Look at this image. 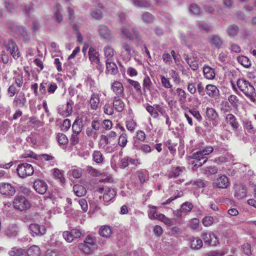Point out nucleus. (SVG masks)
Segmentation results:
<instances>
[{"label": "nucleus", "mask_w": 256, "mask_h": 256, "mask_svg": "<svg viewBox=\"0 0 256 256\" xmlns=\"http://www.w3.org/2000/svg\"><path fill=\"white\" fill-rule=\"evenodd\" d=\"M238 88L252 101L254 102L256 96L255 88L252 84L244 79H238L236 82Z\"/></svg>", "instance_id": "1"}, {"label": "nucleus", "mask_w": 256, "mask_h": 256, "mask_svg": "<svg viewBox=\"0 0 256 256\" xmlns=\"http://www.w3.org/2000/svg\"><path fill=\"white\" fill-rule=\"evenodd\" d=\"M214 151L216 152L218 151V150L217 148L214 149L212 146H206L194 153L191 156V158L198 160L197 162L198 164H196L195 166L198 165V166H200L204 164L208 160V158L206 156L208 155Z\"/></svg>", "instance_id": "2"}, {"label": "nucleus", "mask_w": 256, "mask_h": 256, "mask_svg": "<svg viewBox=\"0 0 256 256\" xmlns=\"http://www.w3.org/2000/svg\"><path fill=\"white\" fill-rule=\"evenodd\" d=\"M96 238L92 235L87 236L83 243L79 244L78 249L85 254H90L92 253L96 246Z\"/></svg>", "instance_id": "3"}, {"label": "nucleus", "mask_w": 256, "mask_h": 256, "mask_svg": "<svg viewBox=\"0 0 256 256\" xmlns=\"http://www.w3.org/2000/svg\"><path fill=\"white\" fill-rule=\"evenodd\" d=\"M121 34L132 40L140 42L142 40V36L139 31L134 27L130 26H124L120 29Z\"/></svg>", "instance_id": "4"}, {"label": "nucleus", "mask_w": 256, "mask_h": 256, "mask_svg": "<svg viewBox=\"0 0 256 256\" xmlns=\"http://www.w3.org/2000/svg\"><path fill=\"white\" fill-rule=\"evenodd\" d=\"M121 54L126 60H130L132 58H136L138 55L133 46L128 42H124L121 44Z\"/></svg>", "instance_id": "5"}, {"label": "nucleus", "mask_w": 256, "mask_h": 256, "mask_svg": "<svg viewBox=\"0 0 256 256\" xmlns=\"http://www.w3.org/2000/svg\"><path fill=\"white\" fill-rule=\"evenodd\" d=\"M16 171L20 177L24 178L32 175L34 170L31 164L27 163H22L18 164Z\"/></svg>", "instance_id": "6"}, {"label": "nucleus", "mask_w": 256, "mask_h": 256, "mask_svg": "<svg viewBox=\"0 0 256 256\" xmlns=\"http://www.w3.org/2000/svg\"><path fill=\"white\" fill-rule=\"evenodd\" d=\"M96 191L100 194L104 192L103 200L106 202L112 200L116 194V190L110 188H97Z\"/></svg>", "instance_id": "7"}, {"label": "nucleus", "mask_w": 256, "mask_h": 256, "mask_svg": "<svg viewBox=\"0 0 256 256\" xmlns=\"http://www.w3.org/2000/svg\"><path fill=\"white\" fill-rule=\"evenodd\" d=\"M13 204L14 208L20 211L26 210L30 206L28 201L24 196H16L14 200Z\"/></svg>", "instance_id": "8"}, {"label": "nucleus", "mask_w": 256, "mask_h": 256, "mask_svg": "<svg viewBox=\"0 0 256 256\" xmlns=\"http://www.w3.org/2000/svg\"><path fill=\"white\" fill-rule=\"evenodd\" d=\"M62 8L60 4H56L53 10L52 19L54 24L58 26L63 21V16L62 14Z\"/></svg>", "instance_id": "9"}, {"label": "nucleus", "mask_w": 256, "mask_h": 256, "mask_svg": "<svg viewBox=\"0 0 256 256\" xmlns=\"http://www.w3.org/2000/svg\"><path fill=\"white\" fill-rule=\"evenodd\" d=\"M234 196L238 200H242L246 196V187L240 184H234Z\"/></svg>", "instance_id": "10"}, {"label": "nucleus", "mask_w": 256, "mask_h": 256, "mask_svg": "<svg viewBox=\"0 0 256 256\" xmlns=\"http://www.w3.org/2000/svg\"><path fill=\"white\" fill-rule=\"evenodd\" d=\"M16 192V188L9 183L0 184V193L6 196H13Z\"/></svg>", "instance_id": "11"}, {"label": "nucleus", "mask_w": 256, "mask_h": 256, "mask_svg": "<svg viewBox=\"0 0 256 256\" xmlns=\"http://www.w3.org/2000/svg\"><path fill=\"white\" fill-rule=\"evenodd\" d=\"M33 187L38 193L41 194H44L48 189L46 183L41 180H36L34 182Z\"/></svg>", "instance_id": "12"}, {"label": "nucleus", "mask_w": 256, "mask_h": 256, "mask_svg": "<svg viewBox=\"0 0 256 256\" xmlns=\"http://www.w3.org/2000/svg\"><path fill=\"white\" fill-rule=\"evenodd\" d=\"M6 48L14 59H17L20 57L18 48L14 40H10L8 44L6 46Z\"/></svg>", "instance_id": "13"}, {"label": "nucleus", "mask_w": 256, "mask_h": 256, "mask_svg": "<svg viewBox=\"0 0 256 256\" xmlns=\"http://www.w3.org/2000/svg\"><path fill=\"white\" fill-rule=\"evenodd\" d=\"M214 186L220 188H227L230 185L228 178L225 175H222L218 178L213 183Z\"/></svg>", "instance_id": "14"}, {"label": "nucleus", "mask_w": 256, "mask_h": 256, "mask_svg": "<svg viewBox=\"0 0 256 256\" xmlns=\"http://www.w3.org/2000/svg\"><path fill=\"white\" fill-rule=\"evenodd\" d=\"M208 42L211 46L219 49L222 45L224 40L218 35L212 34L208 36Z\"/></svg>", "instance_id": "15"}, {"label": "nucleus", "mask_w": 256, "mask_h": 256, "mask_svg": "<svg viewBox=\"0 0 256 256\" xmlns=\"http://www.w3.org/2000/svg\"><path fill=\"white\" fill-rule=\"evenodd\" d=\"M26 103V99L25 94L23 92H20L17 94L13 100V106L14 108L24 107Z\"/></svg>", "instance_id": "16"}, {"label": "nucleus", "mask_w": 256, "mask_h": 256, "mask_svg": "<svg viewBox=\"0 0 256 256\" xmlns=\"http://www.w3.org/2000/svg\"><path fill=\"white\" fill-rule=\"evenodd\" d=\"M112 90L113 92L118 97L124 96V88L122 83L119 82L115 81L111 86Z\"/></svg>", "instance_id": "17"}, {"label": "nucleus", "mask_w": 256, "mask_h": 256, "mask_svg": "<svg viewBox=\"0 0 256 256\" xmlns=\"http://www.w3.org/2000/svg\"><path fill=\"white\" fill-rule=\"evenodd\" d=\"M201 236L206 244L211 246L216 244L217 238L214 234L204 232L202 234Z\"/></svg>", "instance_id": "18"}, {"label": "nucleus", "mask_w": 256, "mask_h": 256, "mask_svg": "<svg viewBox=\"0 0 256 256\" xmlns=\"http://www.w3.org/2000/svg\"><path fill=\"white\" fill-rule=\"evenodd\" d=\"M30 230L36 235L42 236L46 232V228L44 226H40L37 224H32L29 226Z\"/></svg>", "instance_id": "19"}, {"label": "nucleus", "mask_w": 256, "mask_h": 256, "mask_svg": "<svg viewBox=\"0 0 256 256\" xmlns=\"http://www.w3.org/2000/svg\"><path fill=\"white\" fill-rule=\"evenodd\" d=\"M99 57V52L95 48L90 47L88 50V58L90 60L93 64L100 65V62Z\"/></svg>", "instance_id": "20"}, {"label": "nucleus", "mask_w": 256, "mask_h": 256, "mask_svg": "<svg viewBox=\"0 0 256 256\" xmlns=\"http://www.w3.org/2000/svg\"><path fill=\"white\" fill-rule=\"evenodd\" d=\"M206 114L208 118L212 122V124L214 126L218 124V115L214 108H207Z\"/></svg>", "instance_id": "21"}, {"label": "nucleus", "mask_w": 256, "mask_h": 256, "mask_svg": "<svg viewBox=\"0 0 256 256\" xmlns=\"http://www.w3.org/2000/svg\"><path fill=\"white\" fill-rule=\"evenodd\" d=\"M98 33L100 36L104 39L110 40L112 38L110 30L104 25H100L99 26Z\"/></svg>", "instance_id": "22"}, {"label": "nucleus", "mask_w": 256, "mask_h": 256, "mask_svg": "<svg viewBox=\"0 0 256 256\" xmlns=\"http://www.w3.org/2000/svg\"><path fill=\"white\" fill-rule=\"evenodd\" d=\"M113 106L114 109L118 112H122L124 108V103L118 96H114L113 98Z\"/></svg>", "instance_id": "23"}, {"label": "nucleus", "mask_w": 256, "mask_h": 256, "mask_svg": "<svg viewBox=\"0 0 256 256\" xmlns=\"http://www.w3.org/2000/svg\"><path fill=\"white\" fill-rule=\"evenodd\" d=\"M185 170L184 167H173L170 172L168 177L170 178H176L180 176Z\"/></svg>", "instance_id": "24"}, {"label": "nucleus", "mask_w": 256, "mask_h": 256, "mask_svg": "<svg viewBox=\"0 0 256 256\" xmlns=\"http://www.w3.org/2000/svg\"><path fill=\"white\" fill-rule=\"evenodd\" d=\"M98 233L101 236L108 238L110 236L112 232V228L107 225L102 226L100 228Z\"/></svg>", "instance_id": "25"}, {"label": "nucleus", "mask_w": 256, "mask_h": 256, "mask_svg": "<svg viewBox=\"0 0 256 256\" xmlns=\"http://www.w3.org/2000/svg\"><path fill=\"white\" fill-rule=\"evenodd\" d=\"M226 121L227 124H230L234 129H237L239 124L236 120V118L232 114H229L226 115Z\"/></svg>", "instance_id": "26"}, {"label": "nucleus", "mask_w": 256, "mask_h": 256, "mask_svg": "<svg viewBox=\"0 0 256 256\" xmlns=\"http://www.w3.org/2000/svg\"><path fill=\"white\" fill-rule=\"evenodd\" d=\"M190 248L194 250H198L203 245L202 240L199 238L192 237L190 238Z\"/></svg>", "instance_id": "27"}, {"label": "nucleus", "mask_w": 256, "mask_h": 256, "mask_svg": "<svg viewBox=\"0 0 256 256\" xmlns=\"http://www.w3.org/2000/svg\"><path fill=\"white\" fill-rule=\"evenodd\" d=\"M203 72L205 78L208 80L214 79L216 76L214 70L208 66H204Z\"/></svg>", "instance_id": "28"}, {"label": "nucleus", "mask_w": 256, "mask_h": 256, "mask_svg": "<svg viewBox=\"0 0 256 256\" xmlns=\"http://www.w3.org/2000/svg\"><path fill=\"white\" fill-rule=\"evenodd\" d=\"M233 156L230 154H226L225 156H221L218 157L216 158L213 162L218 164H222L228 162L232 159Z\"/></svg>", "instance_id": "29"}, {"label": "nucleus", "mask_w": 256, "mask_h": 256, "mask_svg": "<svg viewBox=\"0 0 256 256\" xmlns=\"http://www.w3.org/2000/svg\"><path fill=\"white\" fill-rule=\"evenodd\" d=\"M106 62L107 71L112 74H116L118 69L116 64L111 60H106Z\"/></svg>", "instance_id": "30"}, {"label": "nucleus", "mask_w": 256, "mask_h": 256, "mask_svg": "<svg viewBox=\"0 0 256 256\" xmlns=\"http://www.w3.org/2000/svg\"><path fill=\"white\" fill-rule=\"evenodd\" d=\"M104 52L106 60H112L114 54V51L113 48L111 46L107 45L104 46Z\"/></svg>", "instance_id": "31"}, {"label": "nucleus", "mask_w": 256, "mask_h": 256, "mask_svg": "<svg viewBox=\"0 0 256 256\" xmlns=\"http://www.w3.org/2000/svg\"><path fill=\"white\" fill-rule=\"evenodd\" d=\"M100 98L98 94H94L92 95L90 100V108L94 110H96L100 104Z\"/></svg>", "instance_id": "32"}, {"label": "nucleus", "mask_w": 256, "mask_h": 256, "mask_svg": "<svg viewBox=\"0 0 256 256\" xmlns=\"http://www.w3.org/2000/svg\"><path fill=\"white\" fill-rule=\"evenodd\" d=\"M184 58L193 70H197L198 63L194 58H190L187 54H184Z\"/></svg>", "instance_id": "33"}, {"label": "nucleus", "mask_w": 256, "mask_h": 256, "mask_svg": "<svg viewBox=\"0 0 256 256\" xmlns=\"http://www.w3.org/2000/svg\"><path fill=\"white\" fill-rule=\"evenodd\" d=\"M226 31L230 37L233 38L238 35L239 28L236 24H232L228 26Z\"/></svg>", "instance_id": "34"}, {"label": "nucleus", "mask_w": 256, "mask_h": 256, "mask_svg": "<svg viewBox=\"0 0 256 256\" xmlns=\"http://www.w3.org/2000/svg\"><path fill=\"white\" fill-rule=\"evenodd\" d=\"M206 90L208 95L210 97H214L218 96V90L214 85L208 84L206 86Z\"/></svg>", "instance_id": "35"}, {"label": "nucleus", "mask_w": 256, "mask_h": 256, "mask_svg": "<svg viewBox=\"0 0 256 256\" xmlns=\"http://www.w3.org/2000/svg\"><path fill=\"white\" fill-rule=\"evenodd\" d=\"M73 190L78 196H82L86 195V190L85 188L81 185L76 184L73 187Z\"/></svg>", "instance_id": "36"}, {"label": "nucleus", "mask_w": 256, "mask_h": 256, "mask_svg": "<svg viewBox=\"0 0 256 256\" xmlns=\"http://www.w3.org/2000/svg\"><path fill=\"white\" fill-rule=\"evenodd\" d=\"M5 234L8 237H13L18 234V227L16 225L8 226L5 230Z\"/></svg>", "instance_id": "37"}, {"label": "nucleus", "mask_w": 256, "mask_h": 256, "mask_svg": "<svg viewBox=\"0 0 256 256\" xmlns=\"http://www.w3.org/2000/svg\"><path fill=\"white\" fill-rule=\"evenodd\" d=\"M239 64L244 66V68H249L252 66V63L250 59L244 56H239L237 58Z\"/></svg>", "instance_id": "38"}, {"label": "nucleus", "mask_w": 256, "mask_h": 256, "mask_svg": "<svg viewBox=\"0 0 256 256\" xmlns=\"http://www.w3.org/2000/svg\"><path fill=\"white\" fill-rule=\"evenodd\" d=\"M82 129V123L80 120L76 119L72 126V132L80 134Z\"/></svg>", "instance_id": "39"}, {"label": "nucleus", "mask_w": 256, "mask_h": 256, "mask_svg": "<svg viewBox=\"0 0 256 256\" xmlns=\"http://www.w3.org/2000/svg\"><path fill=\"white\" fill-rule=\"evenodd\" d=\"M176 93L178 96V100L180 104H184L186 102V93L181 88H177Z\"/></svg>", "instance_id": "40"}, {"label": "nucleus", "mask_w": 256, "mask_h": 256, "mask_svg": "<svg viewBox=\"0 0 256 256\" xmlns=\"http://www.w3.org/2000/svg\"><path fill=\"white\" fill-rule=\"evenodd\" d=\"M152 85V84L151 82V80L148 76H146L143 80V90L144 93H146V90L148 91L151 90V88Z\"/></svg>", "instance_id": "41"}, {"label": "nucleus", "mask_w": 256, "mask_h": 256, "mask_svg": "<svg viewBox=\"0 0 256 256\" xmlns=\"http://www.w3.org/2000/svg\"><path fill=\"white\" fill-rule=\"evenodd\" d=\"M132 4L136 8H145L150 5L148 0H132Z\"/></svg>", "instance_id": "42"}, {"label": "nucleus", "mask_w": 256, "mask_h": 256, "mask_svg": "<svg viewBox=\"0 0 256 256\" xmlns=\"http://www.w3.org/2000/svg\"><path fill=\"white\" fill-rule=\"evenodd\" d=\"M40 249L36 246H32L30 248L28 251V256H40Z\"/></svg>", "instance_id": "43"}, {"label": "nucleus", "mask_w": 256, "mask_h": 256, "mask_svg": "<svg viewBox=\"0 0 256 256\" xmlns=\"http://www.w3.org/2000/svg\"><path fill=\"white\" fill-rule=\"evenodd\" d=\"M142 21L146 24H151L154 22V18L152 14L145 12L142 16Z\"/></svg>", "instance_id": "44"}, {"label": "nucleus", "mask_w": 256, "mask_h": 256, "mask_svg": "<svg viewBox=\"0 0 256 256\" xmlns=\"http://www.w3.org/2000/svg\"><path fill=\"white\" fill-rule=\"evenodd\" d=\"M128 142V136L125 133L122 134L119 136L118 144V145L124 148L126 146Z\"/></svg>", "instance_id": "45"}, {"label": "nucleus", "mask_w": 256, "mask_h": 256, "mask_svg": "<svg viewBox=\"0 0 256 256\" xmlns=\"http://www.w3.org/2000/svg\"><path fill=\"white\" fill-rule=\"evenodd\" d=\"M57 140L60 144L65 145L66 144L68 140L66 134L62 133H58L57 135Z\"/></svg>", "instance_id": "46"}, {"label": "nucleus", "mask_w": 256, "mask_h": 256, "mask_svg": "<svg viewBox=\"0 0 256 256\" xmlns=\"http://www.w3.org/2000/svg\"><path fill=\"white\" fill-rule=\"evenodd\" d=\"M92 156L94 160L97 164H100L103 161L102 154L100 151H94Z\"/></svg>", "instance_id": "47"}, {"label": "nucleus", "mask_w": 256, "mask_h": 256, "mask_svg": "<svg viewBox=\"0 0 256 256\" xmlns=\"http://www.w3.org/2000/svg\"><path fill=\"white\" fill-rule=\"evenodd\" d=\"M198 27L200 31L202 32H208L210 29V27L208 24L204 21L198 22Z\"/></svg>", "instance_id": "48"}, {"label": "nucleus", "mask_w": 256, "mask_h": 256, "mask_svg": "<svg viewBox=\"0 0 256 256\" xmlns=\"http://www.w3.org/2000/svg\"><path fill=\"white\" fill-rule=\"evenodd\" d=\"M73 102L72 100L67 102L64 113L62 114L65 116H70L72 111Z\"/></svg>", "instance_id": "49"}, {"label": "nucleus", "mask_w": 256, "mask_h": 256, "mask_svg": "<svg viewBox=\"0 0 256 256\" xmlns=\"http://www.w3.org/2000/svg\"><path fill=\"white\" fill-rule=\"evenodd\" d=\"M54 176L58 180H59L60 182L62 184L65 182V178L62 172L58 168H54Z\"/></svg>", "instance_id": "50"}, {"label": "nucleus", "mask_w": 256, "mask_h": 256, "mask_svg": "<svg viewBox=\"0 0 256 256\" xmlns=\"http://www.w3.org/2000/svg\"><path fill=\"white\" fill-rule=\"evenodd\" d=\"M146 105V109L150 113V115L154 118H157L158 116V112L155 110L154 107L148 104Z\"/></svg>", "instance_id": "51"}, {"label": "nucleus", "mask_w": 256, "mask_h": 256, "mask_svg": "<svg viewBox=\"0 0 256 256\" xmlns=\"http://www.w3.org/2000/svg\"><path fill=\"white\" fill-rule=\"evenodd\" d=\"M127 80L129 84H130L131 86H134V88H135L136 90L138 93H139V94L142 93L141 86L138 82L134 81L131 79H128Z\"/></svg>", "instance_id": "52"}, {"label": "nucleus", "mask_w": 256, "mask_h": 256, "mask_svg": "<svg viewBox=\"0 0 256 256\" xmlns=\"http://www.w3.org/2000/svg\"><path fill=\"white\" fill-rule=\"evenodd\" d=\"M160 80L162 86L166 88H172V85L171 84L168 78H166L165 76H160ZM173 90L171 89L170 92H172Z\"/></svg>", "instance_id": "53"}, {"label": "nucleus", "mask_w": 256, "mask_h": 256, "mask_svg": "<svg viewBox=\"0 0 256 256\" xmlns=\"http://www.w3.org/2000/svg\"><path fill=\"white\" fill-rule=\"evenodd\" d=\"M181 210H182L183 212L188 213L191 211L193 208V204L190 202H184L181 206Z\"/></svg>", "instance_id": "54"}, {"label": "nucleus", "mask_w": 256, "mask_h": 256, "mask_svg": "<svg viewBox=\"0 0 256 256\" xmlns=\"http://www.w3.org/2000/svg\"><path fill=\"white\" fill-rule=\"evenodd\" d=\"M4 5L8 11L10 12H13L16 10L15 6L10 0H5Z\"/></svg>", "instance_id": "55"}, {"label": "nucleus", "mask_w": 256, "mask_h": 256, "mask_svg": "<svg viewBox=\"0 0 256 256\" xmlns=\"http://www.w3.org/2000/svg\"><path fill=\"white\" fill-rule=\"evenodd\" d=\"M86 134L88 136L94 140L96 139L98 136V132L91 128H86Z\"/></svg>", "instance_id": "56"}, {"label": "nucleus", "mask_w": 256, "mask_h": 256, "mask_svg": "<svg viewBox=\"0 0 256 256\" xmlns=\"http://www.w3.org/2000/svg\"><path fill=\"white\" fill-rule=\"evenodd\" d=\"M157 220H160L168 226L172 224V220L166 217L164 214H159L158 216Z\"/></svg>", "instance_id": "57"}, {"label": "nucleus", "mask_w": 256, "mask_h": 256, "mask_svg": "<svg viewBox=\"0 0 256 256\" xmlns=\"http://www.w3.org/2000/svg\"><path fill=\"white\" fill-rule=\"evenodd\" d=\"M138 174L141 184H144L148 180V175L142 171L138 172Z\"/></svg>", "instance_id": "58"}, {"label": "nucleus", "mask_w": 256, "mask_h": 256, "mask_svg": "<svg viewBox=\"0 0 256 256\" xmlns=\"http://www.w3.org/2000/svg\"><path fill=\"white\" fill-rule=\"evenodd\" d=\"M114 108L111 104H106L104 106V112L108 115H112L114 114Z\"/></svg>", "instance_id": "59"}, {"label": "nucleus", "mask_w": 256, "mask_h": 256, "mask_svg": "<svg viewBox=\"0 0 256 256\" xmlns=\"http://www.w3.org/2000/svg\"><path fill=\"white\" fill-rule=\"evenodd\" d=\"M190 10L194 14H199L201 10L200 8L195 4H192L190 6Z\"/></svg>", "instance_id": "60"}, {"label": "nucleus", "mask_w": 256, "mask_h": 256, "mask_svg": "<svg viewBox=\"0 0 256 256\" xmlns=\"http://www.w3.org/2000/svg\"><path fill=\"white\" fill-rule=\"evenodd\" d=\"M218 170V168L216 166H210L204 169V173L206 174H214L217 173Z\"/></svg>", "instance_id": "61"}, {"label": "nucleus", "mask_w": 256, "mask_h": 256, "mask_svg": "<svg viewBox=\"0 0 256 256\" xmlns=\"http://www.w3.org/2000/svg\"><path fill=\"white\" fill-rule=\"evenodd\" d=\"M134 138H136L139 140L140 142H144L146 138V136L144 131L138 130L136 132V136Z\"/></svg>", "instance_id": "62"}, {"label": "nucleus", "mask_w": 256, "mask_h": 256, "mask_svg": "<svg viewBox=\"0 0 256 256\" xmlns=\"http://www.w3.org/2000/svg\"><path fill=\"white\" fill-rule=\"evenodd\" d=\"M188 112L198 122H201L202 117L198 110L194 109H189Z\"/></svg>", "instance_id": "63"}, {"label": "nucleus", "mask_w": 256, "mask_h": 256, "mask_svg": "<svg viewBox=\"0 0 256 256\" xmlns=\"http://www.w3.org/2000/svg\"><path fill=\"white\" fill-rule=\"evenodd\" d=\"M136 126V123L133 120H130L126 122V127L127 129L132 132H133L134 131Z\"/></svg>", "instance_id": "64"}]
</instances>
